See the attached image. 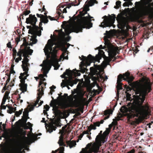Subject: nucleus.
<instances>
[{"mask_svg":"<svg viewBox=\"0 0 153 153\" xmlns=\"http://www.w3.org/2000/svg\"><path fill=\"white\" fill-rule=\"evenodd\" d=\"M152 84L150 81L146 80L140 84L135 89L134 96V104L129 108L130 113L127 115L128 120L134 118L144 117L149 114V106L148 103L143 105L146 97L152 90Z\"/></svg>","mask_w":153,"mask_h":153,"instance_id":"nucleus-1","label":"nucleus"},{"mask_svg":"<svg viewBox=\"0 0 153 153\" xmlns=\"http://www.w3.org/2000/svg\"><path fill=\"white\" fill-rule=\"evenodd\" d=\"M87 13L86 11L84 12H81L77 16L73 17V21L74 22L76 20L78 22L73 26L71 29H65V30L66 34L69 35L72 32L76 33L82 32L83 28L89 29L92 27L93 24L91 22V19L93 17L90 16L89 14L88 15L90 19L87 16H83Z\"/></svg>","mask_w":153,"mask_h":153,"instance_id":"nucleus-2","label":"nucleus"},{"mask_svg":"<svg viewBox=\"0 0 153 153\" xmlns=\"http://www.w3.org/2000/svg\"><path fill=\"white\" fill-rule=\"evenodd\" d=\"M105 56L103 51L99 50L98 54L95 57L90 54L87 57L83 55L82 56V58L79 56V57L80 60H82L79 65L81 72L82 73L87 72L88 71V69L86 68L87 66L90 65L91 63L92 62L95 63V62H99L100 60L102 58L104 57Z\"/></svg>","mask_w":153,"mask_h":153,"instance_id":"nucleus-3","label":"nucleus"},{"mask_svg":"<svg viewBox=\"0 0 153 153\" xmlns=\"http://www.w3.org/2000/svg\"><path fill=\"white\" fill-rule=\"evenodd\" d=\"M134 79L133 76H130V73L128 72H126L123 74H119L117 78V84L116 87L117 90V93L119 94L118 90L123 89L122 85L123 84L121 83L123 80L127 81L130 85L131 86L132 84V82Z\"/></svg>","mask_w":153,"mask_h":153,"instance_id":"nucleus-4","label":"nucleus"},{"mask_svg":"<svg viewBox=\"0 0 153 153\" xmlns=\"http://www.w3.org/2000/svg\"><path fill=\"white\" fill-rule=\"evenodd\" d=\"M118 50L117 47H115L112 45L109 46L108 48V53L109 57L105 56L104 58V61L102 62L103 66L105 67L108 65H110V62L113 59V58L117 55V52Z\"/></svg>","mask_w":153,"mask_h":153,"instance_id":"nucleus-5","label":"nucleus"},{"mask_svg":"<svg viewBox=\"0 0 153 153\" xmlns=\"http://www.w3.org/2000/svg\"><path fill=\"white\" fill-rule=\"evenodd\" d=\"M102 131H100L96 137L95 139L96 143H94L92 145L91 143H89L87 145V146L91 152L95 153L97 152L99 148L98 146H101L102 143H103L104 138L102 134Z\"/></svg>","mask_w":153,"mask_h":153,"instance_id":"nucleus-6","label":"nucleus"},{"mask_svg":"<svg viewBox=\"0 0 153 153\" xmlns=\"http://www.w3.org/2000/svg\"><path fill=\"white\" fill-rule=\"evenodd\" d=\"M20 132L19 131L10 129H5L4 130V133L2 134V137L5 138H10V140L15 142H16L18 138L20 137Z\"/></svg>","mask_w":153,"mask_h":153,"instance_id":"nucleus-7","label":"nucleus"},{"mask_svg":"<svg viewBox=\"0 0 153 153\" xmlns=\"http://www.w3.org/2000/svg\"><path fill=\"white\" fill-rule=\"evenodd\" d=\"M37 21V19L35 15L30 14L29 15V17L26 18V23L27 24H30L33 26V27L30 30H29L28 31H32V33H36L37 31L38 32V36H40L41 35L42 32L40 30H38L39 27L36 25Z\"/></svg>","mask_w":153,"mask_h":153,"instance_id":"nucleus-8","label":"nucleus"},{"mask_svg":"<svg viewBox=\"0 0 153 153\" xmlns=\"http://www.w3.org/2000/svg\"><path fill=\"white\" fill-rule=\"evenodd\" d=\"M103 18H104L100 26L102 27H110L114 25L113 24L116 18L115 15L112 14V16L108 15V16H105Z\"/></svg>","mask_w":153,"mask_h":153,"instance_id":"nucleus-9","label":"nucleus"},{"mask_svg":"<svg viewBox=\"0 0 153 153\" xmlns=\"http://www.w3.org/2000/svg\"><path fill=\"white\" fill-rule=\"evenodd\" d=\"M94 67H93L90 68V72L92 74V79L94 81L98 80L99 79V76L101 78L102 76L100 75V73L97 71V69L99 68L98 66L94 64Z\"/></svg>","mask_w":153,"mask_h":153,"instance_id":"nucleus-10","label":"nucleus"},{"mask_svg":"<svg viewBox=\"0 0 153 153\" xmlns=\"http://www.w3.org/2000/svg\"><path fill=\"white\" fill-rule=\"evenodd\" d=\"M77 82L76 79H74L72 77H71L68 79H65V80H63L61 84V86L62 87H64L66 86L67 85H68L72 87L74 84H76Z\"/></svg>","mask_w":153,"mask_h":153,"instance_id":"nucleus-11","label":"nucleus"},{"mask_svg":"<svg viewBox=\"0 0 153 153\" xmlns=\"http://www.w3.org/2000/svg\"><path fill=\"white\" fill-rule=\"evenodd\" d=\"M66 43H67L66 42H64L63 41H60L58 42V44L59 48L64 49V50L65 51V52H63L62 54V56H63L64 57V59H68V56H65L66 55V52L67 51V49L65 46V45Z\"/></svg>","mask_w":153,"mask_h":153,"instance_id":"nucleus-12","label":"nucleus"},{"mask_svg":"<svg viewBox=\"0 0 153 153\" xmlns=\"http://www.w3.org/2000/svg\"><path fill=\"white\" fill-rule=\"evenodd\" d=\"M48 44L45 45L44 49L45 54L47 53H49V50H51V51H52V47L54 45V43L51 39L48 40Z\"/></svg>","mask_w":153,"mask_h":153,"instance_id":"nucleus-13","label":"nucleus"},{"mask_svg":"<svg viewBox=\"0 0 153 153\" xmlns=\"http://www.w3.org/2000/svg\"><path fill=\"white\" fill-rule=\"evenodd\" d=\"M117 20L118 22H119L120 25L123 26L125 27L128 25L129 23L128 19L125 17L123 18H117Z\"/></svg>","mask_w":153,"mask_h":153,"instance_id":"nucleus-14","label":"nucleus"},{"mask_svg":"<svg viewBox=\"0 0 153 153\" xmlns=\"http://www.w3.org/2000/svg\"><path fill=\"white\" fill-rule=\"evenodd\" d=\"M20 137L21 136H20V137L18 139L16 142H13L14 143H15V144H16L17 146L16 147H15L14 149V150L16 152L15 153H22V150L23 149V147L21 145L19 144V140Z\"/></svg>","mask_w":153,"mask_h":153,"instance_id":"nucleus-15","label":"nucleus"},{"mask_svg":"<svg viewBox=\"0 0 153 153\" xmlns=\"http://www.w3.org/2000/svg\"><path fill=\"white\" fill-rule=\"evenodd\" d=\"M113 111L111 109H108L105 110L104 112V114L105 116H107L104 117V120H101L100 122V124H102L104 122V120H106L109 117V115L111 114H112Z\"/></svg>","mask_w":153,"mask_h":153,"instance_id":"nucleus-16","label":"nucleus"},{"mask_svg":"<svg viewBox=\"0 0 153 153\" xmlns=\"http://www.w3.org/2000/svg\"><path fill=\"white\" fill-rule=\"evenodd\" d=\"M56 46H55L53 49L52 48V51H51V50H49V53H46L45 54L46 55L50 56V55L51 54L52 56L53 57H56V54L57 53V50L56 49Z\"/></svg>","mask_w":153,"mask_h":153,"instance_id":"nucleus-17","label":"nucleus"},{"mask_svg":"<svg viewBox=\"0 0 153 153\" xmlns=\"http://www.w3.org/2000/svg\"><path fill=\"white\" fill-rule=\"evenodd\" d=\"M36 32V33H32V31H30V32L28 31L29 33H30L31 34L33 35L32 38L31 39V40L32 41V42H33L34 44H36L37 41V40L36 38V37L37 36H38V32L37 31V32Z\"/></svg>","mask_w":153,"mask_h":153,"instance_id":"nucleus-18","label":"nucleus"},{"mask_svg":"<svg viewBox=\"0 0 153 153\" xmlns=\"http://www.w3.org/2000/svg\"><path fill=\"white\" fill-rule=\"evenodd\" d=\"M43 88L42 86H41V88H39L38 90V92L37 93L38 96L37 97V100H40L42 96L44 94Z\"/></svg>","mask_w":153,"mask_h":153,"instance_id":"nucleus-19","label":"nucleus"},{"mask_svg":"<svg viewBox=\"0 0 153 153\" xmlns=\"http://www.w3.org/2000/svg\"><path fill=\"white\" fill-rule=\"evenodd\" d=\"M66 75L68 76H72V71L69 69L66 70L65 72H64L63 74L61 76L62 78H64Z\"/></svg>","mask_w":153,"mask_h":153,"instance_id":"nucleus-20","label":"nucleus"},{"mask_svg":"<svg viewBox=\"0 0 153 153\" xmlns=\"http://www.w3.org/2000/svg\"><path fill=\"white\" fill-rule=\"evenodd\" d=\"M60 106L61 108L62 109H65L68 108L70 107L71 106L70 103L68 102H64L61 103Z\"/></svg>","mask_w":153,"mask_h":153,"instance_id":"nucleus-21","label":"nucleus"},{"mask_svg":"<svg viewBox=\"0 0 153 153\" xmlns=\"http://www.w3.org/2000/svg\"><path fill=\"white\" fill-rule=\"evenodd\" d=\"M30 64H23L22 65V68L24 71H25L24 74L28 73L29 70L28 66H30Z\"/></svg>","mask_w":153,"mask_h":153,"instance_id":"nucleus-22","label":"nucleus"},{"mask_svg":"<svg viewBox=\"0 0 153 153\" xmlns=\"http://www.w3.org/2000/svg\"><path fill=\"white\" fill-rule=\"evenodd\" d=\"M19 86L20 87V89L22 92L24 93L27 91V84H22L21 85H19Z\"/></svg>","mask_w":153,"mask_h":153,"instance_id":"nucleus-23","label":"nucleus"},{"mask_svg":"<svg viewBox=\"0 0 153 153\" xmlns=\"http://www.w3.org/2000/svg\"><path fill=\"white\" fill-rule=\"evenodd\" d=\"M68 145H69L70 148L73 147L74 146L76 145L75 141L72 140V141H67L66 142Z\"/></svg>","mask_w":153,"mask_h":153,"instance_id":"nucleus-24","label":"nucleus"},{"mask_svg":"<svg viewBox=\"0 0 153 153\" xmlns=\"http://www.w3.org/2000/svg\"><path fill=\"white\" fill-rule=\"evenodd\" d=\"M30 13V11L27 10H24L22 13V14L20 15V17L22 16V19H24L23 15L26 16L29 14ZM20 19H21V18L20 17Z\"/></svg>","mask_w":153,"mask_h":153,"instance_id":"nucleus-25","label":"nucleus"},{"mask_svg":"<svg viewBox=\"0 0 153 153\" xmlns=\"http://www.w3.org/2000/svg\"><path fill=\"white\" fill-rule=\"evenodd\" d=\"M48 16H44V15H42V22H43V23H47L48 22Z\"/></svg>","mask_w":153,"mask_h":153,"instance_id":"nucleus-26","label":"nucleus"},{"mask_svg":"<svg viewBox=\"0 0 153 153\" xmlns=\"http://www.w3.org/2000/svg\"><path fill=\"white\" fill-rule=\"evenodd\" d=\"M56 128V127L52 125L49 127L48 131L49 132L51 133L52 132L53 130H55Z\"/></svg>","mask_w":153,"mask_h":153,"instance_id":"nucleus-27","label":"nucleus"},{"mask_svg":"<svg viewBox=\"0 0 153 153\" xmlns=\"http://www.w3.org/2000/svg\"><path fill=\"white\" fill-rule=\"evenodd\" d=\"M95 4V2L94 1H89L88 3V5L87 6V8L88 9V7L89 6H93V5H94V4ZM89 10H88V11ZM86 11V12H87V10H83V11H82V12H84L85 11ZM81 11H80L79 12V13H80V12H81ZM87 13H86V14L87 13Z\"/></svg>","mask_w":153,"mask_h":153,"instance_id":"nucleus-28","label":"nucleus"},{"mask_svg":"<svg viewBox=\"0 0 153 153\" xmlns=\"http://www.w3.org/2000/svg\"><path fill=\"white\" fill-rule=\"evenodd\" d=\"M53 61L55 62L56 64H57V66L56 67H54V69L55 70H57L58 69V68L59 66V65L58 64V59L57 58H56V57H55V58L53 59Z\"/></svg>","mask_w":153,"mask_h":153,"instance_id":"nucleus-29","label":"nucleus"},{"mask_svg":"<svg viewBox=\"0 0 153 153\" xmlns=\"http://www.w3.org/2000/svg\"><path fill=\"white\" fill-rule=\"evenodd\" d=\"M23 52L22 56L24 57H27L28 55L27 50L26 48H24L23 49Z\"/></svg>","mask_w":153,"mask_h":153,"instance_id":"nucleus-30","label":"nucleus"},{"mask_svg":"<svg viewBox=\"0 0 153 153\" xmlns=\"http://www.w3.org/2000/svg\"><path fill=\"white\" fill-rule=\"evenodd\" d=\"M88 128L87 131L89 133L90 132L92 129L95 130L96 129V128L94 126L93 124H91L89 126H88Z\"/></svg>","mask_w":153,"mask_h":153,"instance_id":"nucleus-31","label":"nucleus"},{"mask_svg":"<svg viewBox=\"0 0 153 153\" xmlns=\"http://www.w3.org/2000/svg\"><path fill=\"white\" fill-rule=\"evenodd\" d=\"M121 2L120 1H117L116 2V6H115L114 8L116 9H118L121 6Z\"/></svg>","mask_w":153,"mask_h":153,"instance_id":"nucleus-32","label":"nucleus"},{"mask_svg":"<svg viewBox=\"0 0 153 153\" xmlns=\"http://www.w3.org/2000/svg\"><path fill=\"white\" fill-rule=\"evenodd\" d=\"M29 59L27 58V57H24V58L23 59V60L22 61V63L23 64H29L28 63Z\"/></svg>","mask_w":153,"mask_h":153,"instance_id":"nucleus-33","label":"nucleus"},{"mask_svg":"<svg viewBox=\"0 0 153 153\" xmlns=\"http://www.w3.org/2000/svg\"><path fill=\"white\" fill-rule=\"evenodd\" d=\"M45 78H44V77H43V78H42V79L41 80V81H39V87L42 84H44L45 85L46 83H44L43 82V81H45Z\"/></svg>","mask_w":153,"mask_h":153,"instance_id":"nucleus-34","label":"nucleus"},{"mask_svg":"<svg viewBox=\"0 0 153 153\" xmlns=\"http://www.w3.org/2000/svg\"><path fill=\"white\" fill-rule=\"evenodd\" d=\"M23 111V109H22L21 110H20L19 111H16L15 112V115L17 117L19 116V115L22 114V112Z\"/></svg>","mask_w":153,"mask_h":153,"instance_id":"nucleus-35","label":"nucleus"},{"mask_svg":"<svg viewBox=\"0 0 153 153\" xmlns=\"http://www.w3.org/2000/svg\"><path fill=\"white\" fill-rule=\"evenodd\" d=\"M6 75H7V79L6 82V83L5 84V85H7L8 84V83L9 82V81L10 80V74H8V73H6Z\"/></svg>","mask_w":153,"mask_h":153,"instance_id":"nucleus-36","label":"nucleus"},{"mask_svg":"<svg viewBox=\"0 0 153 153\" xmlns=\"http://www.w3.org/2000/svg\"><path fill=\"white\" fill-rule=\"evenodd\" d=\"M131 4H132V2L131 1H128L124 2L123 4V6L124 7H129V5Z\"/></svg>","mask_w":153,"mask_h":153,"instance_id":"nucleus-37","label":"nucleus"},{"mask_svg":"<svg viewBox=\"0 0 153 153\" xmlns=\"http://www.w3.org/2000/svg\"><path fill=\"white\" fill-rule=\"evenodd\" d=\"M23 49H20L19 50L17 53V55L18 56H22V53H23Z\"/></svg>","mask_w":153,"mask_h":153,"instance_id":"nucleus-38","label":"nucleus"},{"mask_svg":"<svg viewBox=\"0 0 153 153\" xmlns=\"http://www.w3.org/2000/svg\"><path fill=\"white\" fill-rule=\"evenodd\" d=\"M22 119L19 120L18 121L16 122L15 123V124L17 126H19L22 124Z\"/></svg>","mask_w":153,"mask_h":153,"instance_id":"nucleus-39","label":"nucleus"},{"mask_svg":"<svg viewBox=\"0 0 153 153\" xmlns=\"http://www.w3.org/2000/svg\"><path fill=\"white\" fill-rule=\"evenodd\" d=\"M9 93V91H6L5 92L4 97H5V98H7V99L9 100V99L8 98V95Z\"/></svg>","mask_w":153,"mask_h":153,"instance_id":"nucleus-40","label":"nucleus"},{"mask_svg":"<svg viewBox=\"0 0 153 153\" xmlns=\"http://www.w3.org/2000/svg\"><path fill=\"white\" fill-rule=\"evenodd\" d=\"M43 64L45 65V66L49 65L50 66V68H51V64L50 63H49V62H47V61H46L45 60H44L43 61Z\"/></svg>","mask_w":153,"mask_h":153,"instance_id":"nucleus-41","label":"nucleus"},{"mask_svg":"<svg viewBox=\"0 0 153 153\" xmlns=\"http://www.w3.org/2000/svg\"><path fill=\"white\" fill-rule=\"evenodd\" d=\"M117 124V122L116 121H114L111 124L109 125V127H110L111 126V127L113 126H116Z\"/></svg>","mask_w":153,"mask_h":153,"instance_id":"nucleus-42","label":"nucleus"},{"mask_svg":"<svg viewBox=\"0 0 153 153\" xmlns=\"http://www.w3.org/2000/svg\"><path fill=\"white\" fill-rule=\"evenodd\" d=\"M27 73H26L25 74H24V72L23 73H21L20 74V75L19 76V79H21V78H23V77L25 75H27L28 76V74Z\"/></svg>","mask_w":153,"mask_h":153,"instance_id":"nucleus-43","label":"nucleus"},{"mask_svg":"<svg viewBox=\"0 0 153 153\" xmlns=\"http://www.w3.org/2000/svg\"><path fill=\"white\" fill-rule=\"evenodd\" d=\"M22 124H26L27 120V117H23L22 119Z\"/></svg>","mask_w":153,"mask_h":153,"instance_id":"nucleus-44","label":"nucleus"},{"mask_svg":"<svg viewBox=\"0 0 153 153\" xmlns=\"http://www.w3.org/2000/svg\"><path fill=\"white\" fill-rule=\"evenodd\" d=\"M8 90V89L7 88V85H5L3 87L2 90H1V92L2 93H3L6 90Z\"/></svg>","mask_w":153,"mask_h":153,"instance_id":"nucleus-45","label":"nucleus"},{"mask_svg":"<svg viewBox=\"0 0 153 153\" xmlns=\"http://www.w3.org/2000/svg\"><path fill=\"white\" fill-rule=\"evenodd\" d=\"M93 126H95V128H96V126H99L100 125V123L99 122H96L94 123Z\"/></svg>","mask_w":153,"mask_h":153,"instance_id":"nucleus-46","label":"nucleus"},{"mask_svg":"<svg viewBox=\"0 0 153 153\" xmlns=\"http://www.w3.org/2000/svg\"><path fill=\"white\" fill-rule=\"evenodd\" d=\"M13 107H12V108H10V109H9L8 110H7V112L9 114H11L13 112Z\"/></svg>","mask_w":153,"mask_h":153,"instance_id":"nucleus-47","label":"nucleus"},{"mask_svg":"<svg viewBox=\"0 0 153 153\" xmlns=\"http://www.w3.org/2000/svg\"><path fill=\"white\" fill-rule=\"evenodd\" d=\"M20 79V82L21 83L19 84V85H20L22 84H25V80L24 79H23V78H21V79Z\"/></svg>","mask_w":153,"mask_h":153,"instance_id":"nucleus-48","label":"nucleus"},{"mask_svg":"<svg viewBox=\"0 0 153 153\" xmlns=\"http://www.w3.org/2000/svg\"><path fill=\"white\" fill-rule=\"evenodd\" d=\"M28 113L27 111H24L23 112V117H27L28 116Z\"/></svg>","mask_w":153,"mask_h":153,"instance_id":"nucleus-49","label":"nucleus"},{"mask_svg":"<svg viewBox=\"0 0 153 153\" xmlns=\"http://www.w3.org/2000/svg\"><path fill=\"white\" fill-rule=\"evenodd\" d=\"M7 98H5V97H4L3 98L2 102L1 104H2V105H4L5 103V102L6 101V100Z\"/></svg>","mask_w":153,"mask_h":153,"instance_id":"nucleus-50","label":"nucleus"},{"mask_svg":"<svg viewBox=\"0 0 153 153\" xmlns=\"http://www.w3.org/2000/svg\"><path fill=\"white\" fill-rule=\"evenodd\" d=\"M66 8H67V7L63 8V9L62 10L61 9H60L59 10L61 12H62V13H67V10H66Z\"/></svg>","mask_w":153,"mask_h":153,"instance_id":"nucleus-51","label":"nucleus"},{"mask_svg":"<svg viewBox=\"0 0 153 153\" xmlns=\"http://www.w3.org/2000/svg\"><path fill=\"white\" fill-rule=\"evenodd\" d=\"M49 108V106L47 105H46L44 106V109H45V110L46 111H48Z\"/></svg>","mask_w":153,"mask_h":153,"instance_id":"nucleus-52","label":"nucleus"},{"mask_svg":"<svg viewBox=\"0 0 153 153\" xmlns=\"http://www.w3.org/2000/svg\"><path fill=\"white\" fill-rule=\"evenodd\" d=\"M0 153H7L6 151L4 148L0 149Z\"/></svg>","mask_w":153,"mask_h":153,"instance_id":"nucleus-53","label":"nucleus"},{"mask_svg":"<svg viewBox=\"0 0 153 153\" xmlns=\"http://www.w3.org/2000/svg\"><path fill=\"white\" fill-rule=\"evenodd\" d=\"M16 54L17 53H13L12 55L13 57V59L12 60V61L13 62L14 60L15 59Z\"/></svg>","mask_w":153,"mask_h":153,"instance_id":"nucleus-54","label":"nucleus"},{"mask_svg":"<svg viewBox=\"0 0 153 153\" xmlns=\"http://www.w3.org/2000/svg\"><path fill=\"white\" fill-rule=\"evenodd\" d=\"M48 18L51 20V21H53V20H56L57 21V19H56L54 17H52L51 16H48Z\"/></svg>","mask_w":153,"mask_h":153,"instance_id":"nucleus-55","label":"nucleus"},{"mask_svg":"<svg viewBox=\"0 0 153 153\" xmlns=\"http://www.w3.org/2000/svg\"><path fill=\"white\" fill-rule=\"evenodd\" d=\"M105 48V46H102V45H100V46L97 48V49L100 50V49H104Z\"/></svg>","mask_w":153,"mask_h":153,"instance_id":"nucleus-56","label":"nucleus"},{"mask_svg":"<svg viewBox=\"0 0 153 153\" xmlns=\"http://www.w3.org/2000/svg\"><path fill=\"white\" fill-rule=\"evenodd\" d=\"M37 135L36 134V135L31 140V141H32L31 142V143L34 142V140H36L37 139Z\"/></svg>","mask_w":153,"mask_h":153,"instance_id":"nucleus-57","label":"nucleus"},{"mask_svg":"<svg viewBox=\"0 0 153 153\" xmlns=\"http://www.w3.org/2000/svg\"><path fill=\"white\" fill-rule=\"evenodd\" d=\"M14 69H10V72L8 74H10V75H11V74H14L15 73V71L14 70Z\"/></svg>","mask_w":153,"mask_h":153,"instance_id":"nucleus-58","label":"nucleus"},{"mask_svg":"<svg viewBox=\"0 0 153 153\" xmlns=\"http://www.w3.org/2000/svg\"><path fill=\"white\" fill-rule=\"evenodd\" d=\"M0 108H1V110H2V109H5L6 108V106L4 105H2V104H1L0 107Z\"/></svg>","mask_w":153,"mask_h":153,"instance_id":"nucleus-59","label":"nucleus"},{"mask_svg":"<svg viewBox=\"0 0 153 153\" xmlns=\"http://www.w3.org/2000/svg\"><path fill=\"white\" fill-rule=\"evenodd\" d=\"M27 51L28 54L31 55L32 53H33V51L32 50L30 49L29 50H27Z\"/></svg>","mask_w":153,"mask_h":153,"instance_id":"nucleus-60","label":"nucleus"},{"mask_svg":"<svg viewBox=\"0 0 153 153\" xmlns=\"http://www.w3.org/2000/svg\"><path fill=\"white\" fill-rule=\"evenodd\" d=\"M82 134L84 135V134H91V132L89 133L88 132V131L86 130V131H84L82 132Z\"/></svg>","mask_w":153,"mask_h":153,"instance_id":"nucleus-61","label":"nucleus"},{"mask_svg":"<svg viewBox=\"0 0 153 153\" xmlns=\"http://www.w3.org/2000/svg\"><path fill=\"white\" fill-rule=\"evenodd\" d=\"M7 47L8 48H12V46L11 45V42H9L7 44Z\"/></svg>","mask_w":153,"mask_h":153,"instance_id":"nucleus-62","label":"nucleus"},{"mask_svg":"<svg viewBox=\"0 0 153 153\" xmlns=\"http://www.w3.org/2000/svg\"><path fill=\"white\" fill-rule=\"evenodd\" d=\"M23 45H24L25 46V48H26V47L28 45V43L27 42H23Z\"/></svg>","mask_w":153,"mask_h":153,"instance_id":"nucleus-63","label":"nucleus"},{"mask_svg":"<svg viewBox=\"0 0 153 153\" xmlns=\"http://www.w3.org/2000/svg\"><path fill=\"white\" fill-rule=\"evenodd\" d=\"M16 41L17 44L20 41V37H17L16 39Z\"/></svg>","mask_w":153,"mask_h":153,"instance_id":"nucleus-64","label":"nucleus"}]
</instances>
